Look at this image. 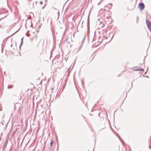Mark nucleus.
I'll use <instances>...</instances> for the list:
<instances>
[{
    "label": "nucleus",
    "mask_w": 151,
    "mask_h": 151,
    "mask_svg": "<svg viewBox=\"0 0 151 151\" xmlns=\"http://www.w3.org/2000/svg\"><path fill=\"white\" fill-rule=\"evenodd\" d=\"M15 107H16L15 105V104H14V109H16V108Z\"/></svg>",
    "instance_id": "19"
},
{
    "label": "nucleus",
    "mask_w": 151,
    "mask_h": 151,
    "mask_svg": "<svg viewBox=\"0 0 151 151\" xmlns=\"http://www.w3.org/2000/svg\"><path fill=\"white\" fill-rule=\"evenodd\" d=\"M138 17L137 16V20H136V22L137 23H138Z\"/></svg>",
    "instance_id": "14"
},
{
    "label": "nucleus",
    "mask_w": 151,
    "mask_h": 151,
    "mask_svg": "<svg viewBox=\"0 0 151 151\" xmlns=\"http://www.w3.org/2000/svg\"><path fill=\"white\" fill-rule=\"evenodd\" d=\"M2 9L4 10V9Z\"/></svg>",
    "instance_id": "35"
},
{
    "label": "nucleus",
    "mask_w": 151,
    "mask_h": 151,
    "mask_svg": "<svg viewBox=\"0 0 151 151\" xmlns=\"http://www.w3.org/2000/svg\"><path fill=\"white\" fill-rule=\"evenodd\" d=\"M149 148L150 149H151V146L150 145L149 146Z\"/></svg>",
    "instance_id": "18"
},
{
    "label": "nucleus",
    "mask_w": 151,
    "mask_h": 151,
    "mask_svg": "<svg viewBox=\"0 0 151 151\" xmlns=\"http://www.w3.org/2000/svg\"><path fill=\"white\" fill-rule=\"evenodd\" d=\"M101 10H100L99 11V13H100V11Z\"/></svg>",
    "instance_id": "24"
},
{
    "label": "nucleus",
    "mask_w": 151,
    "mask_h": 151,
    "mask_svg": "<svg viewBox=\"0 0 151 151\" xmlns=\"http://www.w3.org/2000/svg\"><path fill=\"white\" fill-rule=\"evenodd\" d=\"M44 8V6L42 7V9H43Z\"/></svg>",
    "instance_id": "36"
},
{
    "label": "nucleus",
    "mask_w": 151,
    "mask_h": 151,
    "mask_svg": "<svg viewBox=\"0 0 151 151\" xmlns=\"http://www.w3.org/2000/svg\"><path fill=\"white\" fill-rule=\"evenodd\" d=\"M18 10L14 12V16L16 18L19 17Z\"/></svg>",
    "instance_id": "6"
},
{
    "label": "nucleus",
    "mask_w": 151,
    "mask_h": 151,
    "mask_svg": "<svg viewBox=\"0 0 151 151\" xmlns=\"http://www.w3.org/2000/svg\"><path fill=\"white\" fill-rule=\"evenodd\" d=\"M142 10H140V12H141Z\"/></svg>",
    "instance_id": "37"
},
{
    "label": "nucleus",
    "mask_w": 151,
    "mask_h": 151,
    "mask_svg": "<svg viewBox=\"0 0 151 151\" xmlns=\"http://www.w3.org/2000/svg\"><path fill=\"white\" fill-rule=\"evenodd\" d=\"M53 142H54V141L53 140L51 141L50 142V145L51 147H49V148H48L49 149H50V151H51V147H52V146L53 145Z\"/></svg>",
    "instance_id": "7"
},
{
    "label": "nucleus",
    "mask_w": 151,
    "mask_h": 151,
    "mask_svg": "<svg viewBox=\"0 0 151 151\" xmlns=\"http://www.w3.org/2000/svg\"><path fill=\"white\" fill-rule=\"evenodd\" d=\"M69 38V37L68 36H67L66 37V39H65V41L67 43H69V42L68 41V39Z\"/></svg>",
    "instance_id": "9"
},
{
    "label": "nucleus",
    "mask_w": 151,
    "mask_h": 151,
    "mask_svg": "<svg viewBox=\"0 0 151 151\" xmlns=\"http://www.w3.org/2000/svg\"><path fill=\"white\" fill-rule=\"evenodd\" d=\"M100 9L101 10V9Z\"/></svg>",
    "instance_id": "33"
},
{
    "label": "nucleus",
    "mask_w": 151,
    "mask_h": 151,
    "mask_svg": "<svg viewBox=\"0 0 151 151\" xmlns=\"http://www.w3.org/2000/svg\"><path fill=\"white\" fill-rule=\"evenodd\" d=\"M12 45H13V44H12V45H11V47H12Z\"/></svg>",
    "instance_id": "27"
},
{
    "label": "nucleus",
    "mask_w": 151,
    "mask_h": 151,
    "mask_svg": "<svg viewBox=\"0 0 151 151\" xmlns=\"http://www.w3.org/2000/svg\"><path fill=\"white\" fill-rule=\"evenodd\" d=\"M85 36H86V35L83 38V40H84L85 39Z\"/></svg>",
    "instance_id": "26"
},
{
    "label": "nucleus",
    "mask_w": 151,
    "mask_h": 151,
    "mask_svg": "<svg viewBox=\"0 0 151 151\" xmlns=\"http://www.w3.org/2000/svg\"><path fill=\"white\" fill-rule=\"evenodd\" d=\"M107 12H109V10L107 11Z\"/></svg>",
    "instance_id": "32"
},
{
    "label": "nucleus",
    "mask_w": 151,
    "mask_h": 151,
    "mask_svg": "<svg viewBox=\"0 0 151 151\" xmlns=\"http://www.w3.org/2000/svg\"><path fill=\"white\" fill-rule=\"evenodd\" d=\"M30 22L31 24L30 26V27H32V21H31V22Z\"/></svg>",
    "instance_id": "16"
},
{
    "label": "nucleus",
    "mask_w": 151,
    "mask_h": 151,
    "mask_svg": "<svg viewBox=\"0 0 151 151\" xmlns=\"http://www.w3.org/2000/svg\"><path fill=\"white\" fill-rule=\"evenodd\" d=\"M64 7V6H63V9Z\"/></svg>",
    "instance_id": "29"
},
{
    "label": "nucleus",
    "mask_w": 151,
    "mask_h": 151,
    "mask_svg": "<svg viewBox=\"0 0 151 151\" xmlns=\"http://www.w3.org/2000/svg\"><path fill=\"white\" fill-rule=\"evenodd\" d=\"M58 16H59L60 14L59 11V10L58 12Z\"/></svg>",
    "instance_id": "21"
},
{
    "label": "nucleus",
    "mask_w": 151,
    "mask_h": 151,
    "mask_svg": "<svg viewBox=\"0 0 151 151\" xmlns=\"http://www.w3.org/2000/svg\"><path fill=\"white\" fill-rule=\"evenodd\" d=\"M13 87V85H11V86L9 85L8 86L7 88H8V89H10V88H12Z\"/></svg>",
    "instance_id": "12"
},
{
    "label": "nucleus",
    "mask_w": 151,
    "mask_h": 151,
    "mask_svg": "<svg viewBox=\"0 0 151 151\" xmlns=\"http://www.w3.org/2000/svg\"><path fill=\"white\" fill-rule=\"evenodd\" d=\"M104 11H106V10H103Z\"/></svg>",
    "instance_id": "40"
},
{
    "label": "nucleus",
    "mask_w": 151,
    "mask_h": 151,
    "mask_svg": "<svg viewBox=\"0 0 151 151\" xmlns=\"http://www.w3.org/2000/svg\"><path fill=\"white\" fill-rule=\"evenodd\" d=\"M6 145H5V144H4V148L6 147Z\"/></svg>",
    "instance_id": "22"
},
{
    "label": "nucleus",
    "mask_w": 151,
    "mask_h": 151,
    "mask_svg": "<svg viewBox=\"0 0 151 151\" xmlns=\"http://www.w3.org/2000/svg\"><path fill=\"white\" fill-rule=\"evenodd\" d=\"M117 135H118V137L119 138V134H117Z\"/></svg>",
    "instance_id": "30"
},
{
    "label": "nucleus",
    "mask_w": 151,
    "mask_h": 151,
    "mask_svg": "<svg viewBox=\"0 0 151 151\" xmlns=\"http://www.w3.org/2000/svg\"><path fill=\"white\" fill-rule=\"evenodd\" d=\"M67 10H65L64 13H63V10H62V14L63 15L64 14L65 12H66Z\"/></svg>",
    "instance_id": "13"
},
{
    "label": "nucleus",
    "mask_w": 151,
    "mask_h": 151,
    "mask_svg": "<svg viewBox=\"0 0 151 151\" xmlns=\"http://www.w3.org/2000/svg\"><path fill=\"white\" fill-rule=\"evenodd\" d=\"M26 35L27 37H29V35H27V33L26 34Z\"/></svg>",
    "instance_id": "20"
},
{
    "label": "nucleus",
    "mask_w": 151,
    "mask_h": 151,
    "mask_svg": "<svg viewBox=\"0 0 151 151\" xmlns=\"http://www.w3.org/2000/svg\"><path fill=\"white\" fill-rule=\"evenodd\" d=\"M40 3L41 4H42L43 3L42 2V1H41Z\"/></svg>",
    "instance_id": "23"
},
{
    "label": "nucleus",
    "mask_w": 151,
    "mask_h": 151,
    "mask_svg": "<svg viewBox=\"0 0 151 151\" xmlns=\"http://www.w3.org/2000/svg\"><path fill=\"white\" fill-rule=\"evenodd\" d=\"M20 17L19 16V19H18V21H19V19H20Z\"/></svg>",
    "instance_id": "25"
},
{
    "label": "nucleus",
    "mask_w": 151,
    "mask_h": 151,
    "mask_svg": "<svg viewBox=\"0 0 151 151\" xmlns=\"http://www.w3.org/2000/svg\"><path fill=\"white\" fill-rule=\"evenodd\" d=\"M23 43V41H21L20 44L19 45V49L20 50L21 47Z\"/></svg>",
    "instance_id": "11"
},
{
    "label": "nucleus",
    "mask_w": 151,
    "mask_h": 151,
    "mask_svg": "<svg viewBox=\"0 0 151 151\" xmlns=\"http://www.w3.org/2000/svg\"><path fill=\"white\" fill-rule=\"evenodd\" d=\"M84 12H83V13L84 14Z\"/></svg>",
    "instance_id": "39"
},
{
    "label": "nucleus",
    "mask_w": 151,
    "mask_h": 151,
    "mask_svg": "<svg viewBox=\"0 0 151 151\" xmlns=\"http://www.w3.org/2000/svg\"><path fill=\"white\" fill-rule=\"evenodd\" d=\"M8 11L7 10H6L5 11H4V12H1V14H4V17L1 18L0 19V20L1 19H3L4 17H6V16H7V15L6 14H7L8 13Z\"/></svg>",
    "instance_id": "4"
},
{
    "label": "nucleus",
    "mask_w": 151,
    "mask_h": 151,
    "mask_svg": "<svg viewBox=\"0 0 151 151\" xmlns=\"http://www.w3.org/2000/svg\"><path fill=\"white\" fill-rule=\"evenodd\" d=\"M138 7L140 9H143L145 7L144 4L142 2L140 3L138 5Z\"/></svg>",
    "instance_id": "2"
},
{
    "label": "nucleus",
    "mask_w": 151,
    "mask_h": 151,
    "mask_svg": "<svg viewBox=\"0 0 151 151\" xmlns=\"http://www.w3.org/2000/svg\"><path fill=\"white\" fill-rule=\"evenodd\" d=\"M146 22L147 28L151 32V22L147 20H146Z\"/></svg>",
    "instance_id": "1"
},
{
    "label": "nucleus",
    "mask_w": 151,
    "mask_h": 151,
    "mask_svg": "<svg viewBox=\"0 0 151 151\" xmlns=\"http://www.w3.org/2000/svg\"><path fill=\"white\" fill-rule=\"evenodd\" d=\"M52 51H51V54Z\"/></svg>",
    "instance_id": "38"
},
{
    "label": "nucleus",
    "mask_w": 151,
    "mask_h": 151,
    "mask_svg": "<svg viewBox=\"0 0 151 151\" xmlns=\"http://www.w3.org/2000/svg\"><path fill=\"white\" fill-rule=\"evenodd\" d=\"M119 139L121 141V142L123 144H125V142H124V141H123V140L122 139V138H121L120 136H119Z\"/></svg>",
    "instance_id": "10"
},
{
    "label": "nucleus",
    "mask_w": 151,
    "mask_h": 151,
    "mask_svg": "<svg viewBox=\"0 0 151 151\" xmlns=\"http://www.w3.org/2000/svg\"><path fill=\"white\" fill-rule=\"evenodd\" d=\"M145 58H144V60H145Z\"/></svg>",
    "instance_id": "34"
},
{
    "label": "nucleus",
    "mask_w": 151,
    "mask_h": 151,
    "mask_svg": "<svg viewBox=\"0 0 151 151\" xmlns=\"http://www.w3.org/2000/svg\"><path fill=\"white\" fill-rule=\"evenodd\" d=\"M25 26L26 27H27L26 24H25Z\"/></svg>",
    "instance_id": "28"
},
{
    "label": "nucleus",
    "mask_w": 151,
    "mask_h": 151,
    "mask_svg": "<svg viewBox=\"0 0 151 151\" xmlns=\"http://www.w3.org/2000/svg\"><path fill=\"white\" fill-rule=\"evenodd\" d=\"M23 39H24V37H22L21 39V41H23Z\"/></svg>",
    "instance_id": "17"
},
{
    "label": "nucleus",
    "mask_w": 151,
    "mask_h": 151,
    "mask_svg": "<svg viewBox=\"0 0 151 151\" xmlns=\"http://www.w3.org/2000/svg\"><path fill=\"white\" fill-rule=\"evenodd\" d=\"M135 71H144V69L142 68H139L137 69H135L134 70Z\"/></svg>",
    "instance_id": "8"
},
{
    "label": "nucleus",
    "mask_w": 151,
    "mask_h": 151,
    "mask_svg": "<svg viewBox=\"0 0 151 151\" xmlns=\"http://www.w3.org/2000/svg\"><path fill=\"white\" fill-rule=\"evenodd\" d=\"M112 4L110 3L108 4L107 5L105 6V7L106 8H108L109 9H110L112 8Z\"/></svg>",
    "instance_id": "5"
},
{
    "label": "nucleus",
    "mask_w": 151,
    "mask_h": 151,
    "mask_svg": "<svg viewBox=\"0 0 151 151\" xmlns=\"http://www.w3.org/2000/svg\"><path fill=\"white\" fill-rule=\"evenodd\" d=\"M91 10H90V11L89 12V14L88 17V21H87V29H88L89 28V24H90V21L89 20V17L90 16V14L91 12Z\"/></svg>",
    "instance_id": "3"
},
{
    "label": "nucleus",
    "mask_w": 151,
    "mask_h": 151,
    "mask_svg": "<svg viewBox=\"0 0 151 151\" xmlns=\"http://www.w3.org/2000/svg\"><path fill=\"white\" fill-rule=\"evenodd\" d=\"M117 135H118V137L119 138V134H117Z\"/></svg>",
    "instance_id": "31"
},
{
    "label": "nucleus",
    "mask_w": 151,
    "mask_h": 151,
    "mask_svg": "<svg viewBox=\"0 0 151 151\" xmlns=\"http://www.w3.org/2000/svg\"><path fill=\"white\" fill-rule=\"evenodd\" d=\"M19 30V29L17 31L15 32L14 34H13L12 35H11V36H12L14 34H15Z\"/></svg>",
    "instance_id": "15"
}]
</instances>
